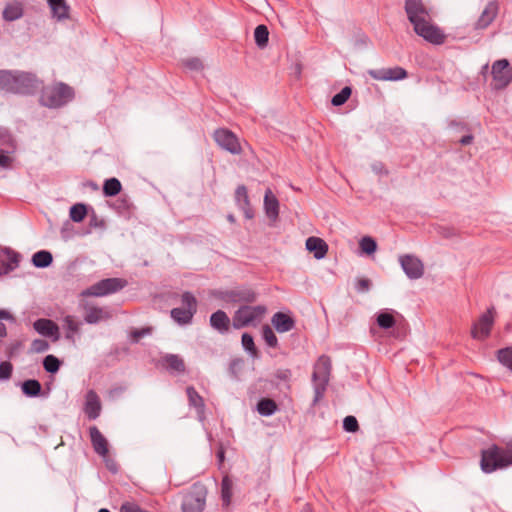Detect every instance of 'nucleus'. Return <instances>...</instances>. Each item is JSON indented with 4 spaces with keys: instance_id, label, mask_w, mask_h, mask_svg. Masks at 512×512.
I'll use <instances>...</instances> for the list:
<instances>
[{
    "instance_id": "f257e3e1",
    "label": "nucleus",
    "mask_w": 512,
    "mask_h": 512,
    "mask_svg": "<svg viewBox=\"0 0 512 512\" xmlns=\"http://www.w3.org/2000/svg\"><path fill=\"white\" fill-rule=\"evenodd\" d=\"M405 11L414 31L432 44H442L445 35L431 23V16L422 0H406Z\"/></svg>"
},
{
    "instance_id": "f03ea898",
    "label": "nucleus",
    "mask_w": 512,
    "mask_h": 512,
    "mask_svg": "<svg viewBox=\"0 0 512 512\" xmlns=\"http://www.w3.org/2000/svg\"><path fill=\"white\" fill-rule=\"evenodd\" d=\"M41 82L35 74L23 71L0 70V90L29 95L39 90Z\"/></svg>"
},
{
    "instance_id": "7ed1b4c3",
    "label": "nucleus",
    "mask_w": 512,
    "mask_h": 512,
    "mask_svg": "<svg viewBox=\"0 0 512 512\" xmlns=\"http://www.w3.org/2000/svg\"><path fill=\"white\" fill-rule=\"evenodd\" d=\"M510 465H512V459H510L507 448L494 444L481 452L480 466L484 473H492Z\"/></svg>"
},
{
    "instance_id": "20e7f679",
    "label": "nucleus",
    "mask_w": 512,
    "mask_h": 512,
    "mask_svg": "<svg viewBox=\"0 0 512 512\" xmlns=\"http://www.w3.org/2000/svg\"><path fill=\"white\" fill-rule=\"evenodd\" d=\"M74 96L72 87L59 82L42 90L40 102L48 108H59L72 101Z\"/></svg>"
},
{
    "instance_id": "39448f33",
    "label": "nucleus",
    "mask_w": 512,
    "mask_h": 512,
    "mask_svg": "<svg viewBox=\"0 0 512 512\" xmlns=\"http://www.w3.org/2000/svg\"><path fill=\"white\" fill-rule=\"evenodd\" d=\"M331 373V359L321 355L314 365L312 381L314 385V401H319L326 391Z\"/></svg>"
},
{
    "instance_id": "423d86ee",
    "label": "nucleus",
    "mask_w": 512,
    "mask_h": 512,
    "mask_svg": "<svg viewBox=\"0 0 512 512\" xmlns=\"http://www.w3.org/2000/svg\"><path fill=\"white\" fill-rule=\"evenodd\" d=\"M267 308L264 305L241 306L233 316L232 325L235 329H241L247 326L256 327L263 320Z\"/></svg>"
},
{
    "instance_id": "0eeeda50",
    "label": "nucleus",
    "mask_w": 512,
    "mask_h": 512,
    "mask_svg": "<svg viewBox=\"0 0 512 512\" xmlns=\"http://www.w3.org/2000/svg\"><path fill=\"white\" fill-rule=\"evenodd\" d=\"M181 302L183 307L173 308L170 315L179 325H188L197 312V300L191 292H184L181 295Z\"/></svg>"
},
{
    "instance_id": "6e6552de",
    "label": "nucleus",
    "mask_w": 512,
    "mask_h": 512,
    "mask_svg": "<svg viewBox=\"0 0 512 512\" xmlns=\"http://www.w3.org/2000/svg\"><path fill=\"white\" fill-rule=\"evenodd\" d=\"M207 490L204 485L196 483L185 493L182 501L183 512H202L206 503Z\"/></svg>"
},
{
    "instance_id": "1a4fd4ad",
    "label": "nucleus",
    "mask_w": 512,
    "mask_h": 512,
    "mask_svg": "<svg viewBox=\"0 0 512 512\" xmlns=\"http://www.w3.org/2000/svg\"><path fill=\"white\" fill-rule=\"evenodd\" d=\"M127 282L120 278H106L103 279L86 290H84L82 296H95L102 297L112 293H115L126 286Z\"/></svg>"
},
{
    "instance_id": "9d476101",
    "label": "nucleus",
    "mask_w": 512,
    "mask_h": 512,
    "mask_svg": "<svg viewBox=\"0 0 512 512\" xmlns=\"http://www.w3.org/2000/svg\"><path fill=\"white\" fill-rule=\"evenodd\" d=\"M492 87L496 90L506 88L512 82V66L507 59H500L492 65Z\"/></svg>"
},
{
    "instance_id": "9b49d317",
    "label": "nucleus",
    "mask_w": 512,
    "mask_h": 512,
    "mask_svg": "<svg viewBox=\"0 0 512 512\" xmlns=\"http://www.w3.org/2000/svg\"><path fill=\"white\" fill-rule=\"evenodd\" d=\"M213 138L215 142L224 150L231 154H240L242 147L238 137L227 128H219L214 131Z\"/></svg>"
},
{
    "instance_id": "f8f14e48",
    "label": "nucleus",
    "mask_w": 512,
    "mask_h": 512,
    "mask_svg": "<svg viewBox=\"0 0 512 512\" xmlns=\"http://www.w3.org/2000/svg\"><path fill=\"white\" fill-rule=\"evenodd\" d=\"M399 263L410 279H419L424 274V265L422 261L414 255L405 254L399 257Z\"/></svg>"
},
{
    "instance_id": "ddd939ff",
    "label": "nucleus",
    "mask_w": 512,
    "mask_h": 512,
    "mask_svg": "<svg viewBox=\"0 0 512 512\" xmlns=\"http://www.w3.org/2000/svg\"><path fill=\"white\" fill-rule=\"evenodd\" d=\"M494 309H488L480 316L478 321L473 325L472 336L475 339L483 340L490 334L491 328L494 323Z\"/></svg>"
},
{
    "instance_id": "4468645a",
    "label": "nucleus",
    "mask_w": 512,
    "mask_h": 512,
    "mask_svg": "<svg viewBox=\"0 0 512 512\" xmlns=\"http://www.w3.org/2000/svg\"><path fill=\"white\" fill-rule=\"evenodd\" d=\"M499 3L496 0L489 1L484 9L482 10L480 16L475 21L473 27L475 30H485L487 29L493 21L496 19L499 13Z\"/></svg>"
},
{
    "instance_id": "2eb2a0df",
    "label": "nucleus",
    "mask_w": 512,
    "mask_h": 512,
    "mask_svg": "<svg viewBox=\"0 0 512 512\" xmlns=\"http://www.w3.org/2000/svg\"><path fill=\"white\" fill-rule=\"evenodd\" d=\"M371 78L379 81H398L407 78V71L399 66L368 70Z\"/></svg>"
},
{
    "instance_id": "dca6fc26",
    "label": "nucleus",
    "mask_w": 512,
    "mask_h": 512,
    "mask_svg": "<svg viewBox=\"0 0 512 512\" xmlns=\"http://www.w3.org/2000/svg\"><path fill=\"white\" fill-rule=\"evenodd\" d=\"M101 401L94 390H89L85 396L84 412L90 420H95L101 413Z\"/></svg>"
},
{
    "instance_id": "f3484780",
    "label": "nucleus",
    "mask_w": 512,
    "mask_h": 512,
    "mask_svg": "<svg viewBox=\"0 0 512 512\" xmlns=\"http://www.w3.org/2000/svg\"><path fill=\"white\" fill-rule=\"evenodd\" d=\"M236 205L243 211L245 218L252 219L254 217V210L251 206L248 190L245 185H239L235 191Z\"/></svg>"
},
{
    "instance_id": "a211bd4d",
    "label": "nucleus",
    "mask_w": 512,
    "mask_h": 512,
    "mask_svg": "<svg viewBox=\"0 0 512 512\" xmlns=\"http://www.w3.org/2000/svg\"><path fill=\"white\" fill-rule=\"evenodd\" d=\"M264 210L267 218L275 223L279 218L280 204L277 197L270 188H267L264 195Z\"/></svg>"
},
{
    "instance_id": "6ab92c4d",
    "label": "nucleus",
    "mask_w": 512,
    "mask_h": 512,
    "mask_svg": "<svg viewBox=\"0 0 512 512\" xmlns=\"http://www.w3.org/2000/svg\"><path fill=\"white\" fill-rule=\"evenodd\" d=\"M89 435L94 451L105 457L109 453L108 441L96 426L89 428Z\"/></svg>"
},
{
    "instance_id": "aec40b11",
    "label": "nucleus",
    "mask_w": 512,
    "mask_h": 512,
    "mask_svg": "<svg viewBox=\"0 0 512 512\" xmlns=\"http://www.w3.org/2000/svg\"><path fill=\"white\" fill-rule=\"evenodd\" d=\"M52 17L57 21H65L70 18V6L66 0H47Z\"/></svg>"
},
{
    "instance_id": "412c9836",
    "label": "nucleus",
    "mask_w": 512,
    "mask_h": 512,
    "mask_svg": "<svg viewBox=\"0 0 512 512\" xmlns=\"http://www.w3.org/2000/svg\"><path fill=\"white\" fill-rule=\"evenodd\" d=\"M271 323L279 333L291 331L295 327V320L284 312H276L271 318Z\"/></svg>"
},
{
    "instance_id": "4be33fe9",
    "label": "nucleus",
    "mask_w": 512,
    "mask_h": 512,
    "mask_svg": "<svg viewBox=\"0 0 512 512\" xmlns=\"http://www.w3.org/2000/svg\"><path fill=\"white\" fill-rule=\"evenodd\" d=\"M186 394L189 406L195 408L198 418L203 420L205 418V402L203 397L193 386L187 387Z\"/></svg>"
},
{
    "instance_id": "5701e85b",
    "label": "nucleus",
    "mask_w": 512,
    "mask_h": 512,
    "mask_svg": "<svg viewBox=\"0 0 512 512\" xmlns=\"http://www.w3.org/2000/svg\"><path fill=\"white\" fill-rule=\"evenodd\" d=\"M306 249L313 253L316 259H322L328 252V245L323 239L311 236L306 240Z\"/></svg>"
},
{
    "instance_id": "b1692460",
    "label": "nucleus",
    "mask_w": 512,
    "mask_h": 512,
    "mask_svg": "<svg viewBox=\"0 0 512 512\" xmlns=\"http://www.w3.org/2000/svg\"><path fill=\"white\" fill-rule=\"evenodd\" d=\"M34 329L41 335L46 337L58 338L59 328L55 322L50 319L41 318L33 323Z\"/></svg>"
},
{
    "instance_id": "393cba45",
    "label": "nucleus",
    "mask_w": 512,
    "mask_h": 512,
    "mask_svg": "<svg viewBox=\"0 0 512 512\" xmlns=\"http://www.w3.org/2000/svg\"><path fill=\"white\" fill-rule=\"evenodd\" d=\"M111 317L109 311L96 306H86L84 320L88 324H96L100 321L107 320Z\"/></svg>"
},
{
    "instance_id": "a878e982",
    "label": "nucleus",
    "mask_w": 512,
    "mask_h": 512,
    "mask_svg": "<svg viewBox=\"0 0 512 512\" xmlns=\"http://www.w3.org/2000/svg\"><path fill=\"white\" fill-rule=\"evenodd\" d=\"M210 325L221 334H225L230 330V319L227 314L218 310L210 316Z\"/></svg>"
},
{
    "instance_id": "bb28decb",
    "label": "nucleus",
    "mask_w": 512,
    "mask_h": 512,
    "mask_svg": "<svg viewBox=\"0 0 512 512\" xmlns=\"http://www.w3.org/2000/svg\"><path fill=\"white\" fill-rule=\"evenodd\" d=\"M20 262V255L12 250H5L3 256L1 257L0 263L3 274H8L11 271L15 270Z\"/></svg>"
},
{
    "instance_id": "cd10ccee",
    "label": "nucleus",
    "mask_w": 512,
    "mask_h": 512,
    "mask_svg": "<svg viewBox=\"0 0 512 512\" xmlns=\"http://www.w3.org/2000/svg\"><path fill=\"white\" fill-rule=\"evenodd\" d=\"M163 365L171 372H185L184 360L177 354H167L162 358Z\"/></svg>"
},
{
    "instance_id": "c85d7f7f",
    "label": "nucleus",
    "mask_w": 512,
    "mask_h": 512,
    "mask_svg": "<svg viewBox=\"0 0 512 512\" xmlns=\"http://www.w3.org/2000/svg\"><path fill=\"white\" fill-rule=\"evenodd\" d=\"M15 141L7 128L0 127V152L13 153Z\"/></svg>"
},
{
    "instance_id": "c756f323",
    "label": "nucleus",
    "mask_w": 512,
    "mask_h": 512,
    "mask_svg": "<svg viewBox=\"0 0 512 512\" xmlns=\"http://www.w3.org/2000/svg\"><path fill=\"white\" fill-rule=\"evenodd\" d=\"M23 16V7L19 2L9 3L3 10V18L6 21H15Z\"/></svg>"
},
{
    "instance_id": "7c9ffc66",
    "label": "nucleus",
    "mask_w": 512,
    "mask_h": 512,
    "mask_svg": "<svg viewBox=\"0 0 512 512\" xmlns=\"http://www.w3.org/2000/svg\"><path fill=\"white\" fill-rule=\"evenodd\" d=\"M377 325L384 330H388L395 326L396 320L393 312L383 310L380 311L376 316Z\"/></svg>"
},
{
    "instance_id": "2f4dec72",
    "label": "nucleus",
    "mask_w": 512,
    "mask_h": 512,
    "mask_svg": "<svg viewBox=\"0 0 512 512\" xmlns=\"http://www.w3.org/2000/svg\"><path fill=\"white\" fill-rule=\"evenodd\" d=\"M278 409L276 402L270 398H262L257 403V411L262 416H271Z\"/></svg>"
},
{
    "instance_id": "473e14b6",
    "label": "nucleus",
    "mask_w": 512,
    "mask_h": 512,
    "mask_svg": "<svg viewBox=\"0 0 512 512\" xmlns=\"http://www.w3.org/2000/svg\"><path fill=\"white\" fill-rule=\"evenodd\" d=\"M53 261L52 254L46 250H40L32 256V263L37 268H46Z\"/></svg>"
},
{
    "instance_id": "72a5a7b5",
    "label": "nucleus",
    "mask_w": 512,
    "mask_h": 512,
    "mask_svg": "<svg viewBox=\"0 0 512 512\" xmlns=\"http://www.w3.org/2000/svg\"><path fill=\"white\" fill-rule=\"evenodd\" d=\"M23 394L28 397H37L40 395L42 386L38 380L29 379L21 384Z\"/></svg>"
},
{
    "instance_id": "f704fd0d",
    "label": "nucleus",
    "mask_w": 512,
    "mask_h": 512,
    "mask_svg": "<svg viewBox=\"0 0 512 512\" xmlns=\"http://www.w3.org/2000/svg\"><path fill=\"white\" fill-rule=\"evenodd\" d=\"M63 322H64V327L67 330L66 336H65L66 339L74 341V335L76 333H78L80 323L78 321H76L74 316H71V315L65 316L63 319Z\"/></svg>"
},
{
    "instance_id": "c9c22d12",
    "label": "nucleus",
    "mask_w": 512,
    "mask_h": 512,
    "mask_svg": "<svg viewBox=\"0 0 512 512\" xmlns=\"http://www.w3.org/2000/svg\"><path fill=\"white\" fill-rule=\"evenodd\" d=\"M229 297L234 301L254 302L256 300V293L251 289L246 290H233L229 292Z\"/></svg>"
},
{
    "instance_id": "e433bc0d",
    "label": "nucleus",
    "mask_w": 512,
    "mask_h": 512,
    "mask_svg": "<svg viewBox=\"0 0 512 512\" xmlns=\"http://www.w3.org/2000/svg\"><path fill=\"white\" fill-rule=\"evenodd\" d=\"M254 39L259 48L266 47L269 40V31L267 26L262 24L258 25L254 30Z\"/></svg>"
},
{
    "instance_id": "4c0bfd02",
    "label": "nucleus",
    "mask_w": 512,
    "mask_h": 512,
    "mask_svg": "<svg viewBox=\"0 0 512 512\" xmlns=\"http://www.w3.org/2000/svg\"><path fill=\"white\" fill-rule=\"evenodd\" d=\"M233 482L229 476H224L221 483V497L223 504L228 506L232 498Z\"/></svg>"
},
{
    "instance_id": "58836bf2",
    "label": "nucleus",
    "mask_w": 512,
    "mask_h": 512,
    "mask_svg": "<svg viewBox=\"0 0 512 512\" xmlns=\"http://www.w3.org/2000/svg\"><path fill=\"white\" fill-rule=\"evenodd\" d=\"M122 185L117 178H110L104 182L103 193L105 196H116L120 193Z\"/></svg>"
},
{
    "instance_id": "ea45409f",
    "label": "nucleus",
    "mask_w": 512,
    "mask_h": 512,
    "mask_svg": "<svg viewBox=\"0 0 512 512\" xmlns=\"http://www.w3.org/2000/svg\"><path fill=\"white\" fill-rule=\"evenodd\" d=\"M497 360L512 372V347H506L497 351Z\"/></svg>"
},
{
    "instance_id": "a19ab883",
    "label": "nucleus",
    "mask_w": 512,
    "mask_h": 512,
    "mask_svg": "<svg viewBox=\"0 0 512 512\" xmlns=\"http://www.w3.org/2000/svg\"><path fill=\"white\" fill-rule=\"evenodd\" d=\"M87 214V209L84 204L77 203L70 208V218L74 222H81Z\"/></svg>"
},
{
    "instance_id": "79ce46f5",
    "label": "nucleus",
    "mask_w": 512,
    "mask_h": 512,
    "mask_svg": "<svg viewBox=\"0 0 512 512\" xmlns=\"http://www.w3.org/2000/svg\"><path fill=\"white\" fill-rule=\"evenodd\" d=\"M352 89L349 86H345L342 90L332 97L331 103L334 106L343 105L351 96Z\"/></svg>"
},
{
    "instance_id": "37998d69",
    "label": "nucleus",
    "mask_w": 512,
    "mask_h": 512,
    "mask_svg": "<svg viewBox=\"0 0 512 512\" xmlns=\"http://www.w3.org/2000/svg\"><path fill=\"white\" fill-rule=\"evenodd\" d=\"M61 362L54 355H47L43 360V367L49 373H56L60 368Z\"/></svg>"
},
{
    "instance_id": "c03bdc74",
    "label": "nucleus",
    "mask_w": 512,
    "mask_h": 512,
    "mask_svg": "<svg viewBox=\"0 0 512 512\" xmlns=\"http://www.w3.org/2000/svg\"><path fill=\"white\" fill-rule=\"evenodd\" d=\"M263 339L269 347L276 348L278 345V339L273 332L272 328L268 325H264L262 328Z\"/></svg>"
},
{
    "instance_id": "a18cd8bd",
    "label": "nucleus",
    "mask_w": 512,
    "mask_h": 512,
    "mask_svg": "<svg viewBox=\"0 0 512 512\" xmlns=\"http://www.w3.org/2000/svg\"><path fill=\"white\" fill-rule=\"evenodd\" d=\"M359 246L362 252L368 255L373 254L377 249V244L375 240L369 236L363 237L359 242Z\"/></svg>"
},
{
    "instance_id": "49530a36",
    "label": "nucleus",
    "mask_w": 512,
    "mask_h": 512,
    "mask_svg": "<svg viewBox=\"0 0 512 512\" xmlns=\"http://www.w3.org/2000/svg\"><path fill=\"white\" fill-rule=\"evenodd\" d=\"M242 345L246 351H248L252 357H258V350L255 346L253 337L248 334L244 333L242 335Z\"/></svg>"
},
{
    "instance_id": "de8ad7c7",
    "label": "nucleus",
    "mask_w": 512,
    "mask_h": 512,
    "mask_svg": "<svg viewBox=\"0 0 512 512\" xmlns=\"http://www.w3.org/2000/svg\"><path fill=\"white\" fill-rule=\"evenodd\" d=\"M113 206L119 212L123 213L129 212L131 210L132 203L130 202L127 196H121L114 202Z\"/></svg>"
},
{
    "instance_id": "09e8293b",
    "label": "nucleus",
    "mask_w": 512,
    "mask_h": 512,
    "mask_svg": "<svg viewBox=\"0 0 512 512\" xmlns=\"http://www.w3.org/2000/svg\"><path fill=\"white\" fill-rule=\"evenodd\" d=\"M343 428L347 432H356L359 429L357 419L354 416H346L343 420Z\"/></svg>"
},
{
    "instance_id": "8fccbe9b",
    "label": "nucleus",
    "mask_w": 512,
    "mask_h": 512,
    "mask_svg": "<svg viewBox=\"0 0 512 512\" xmlns=\"http://www.w3.org/2000/svg\"><path fill=\"white\" fill-rule=\"evenodd\" d=\"M13 371V366L9 361H4L0 363V379L8 380Z\"/></svg>"
},
{
    "instance_id": "3c124183",
    "label": "nucleus",
    "mask_w": 512,
    "mask_h": 512,
    "mask_svg": "<svg viewBox=\"0 0 512 512\" xmlns=\"http://www.w3.org/2000/svg\"><path fill=\"white\" fill-rule=\"evenodd\" d=\"M48 348H49L48 342L43 339H35V340H33L32 344H31L32 351L36 352V353L45 352L46 350H48Z\"/></svg>"
},
{
    "instance_id": "603ef678",
    "label": "nucleus",
    "mask_w": 512,
    "mask_h": 512,
    "mask_svg": "<svg viewBox=\"0 0 512 512\" xmlns=\"http://www.w3.org/2000/svg\"><path fill=\"white\" fill-rule=\"evenodd\" d=\"M0 319L11 320L13 319L12 315L6 311L0 309ZM7 335V329L4 323L0 322V337H5Z\"/></svg>"
},
{
    "instance_id": "864d4df0",
    "label": "nucleus",
    "mask_w": 512,
    "mask_h": 512,
    "mask_svg": "<svg viewBox=\"0 0 512 512\" xmlns=\"http://www.w3.org/2000/svg\"><path fill=\"white\" fill-rule=\"evenodd\" d=\"M151 333V328L146 327L142 329H135L131 332V339L133 342H138L142 337Z\"/></svg>"
},
{
    "instance_id": "5fc2aeb1",
    "label": "nucleus",
    "mask_w": 512,
    "mask_h": 512,
    "mask_svg": "<svg viewBox=\"0 0 512 512\" xmlns=\"http://www.w3.org/2000/svg\"><path fill=\"white\" fill-rule=\"evenodd\" d=\"M371 287V281L368 278H360L356 282L358 292H367Z\"/></svg>"
},
{
    "instance_id": "6e6d98bb",
    "label": "nucleus",
    "mask_w": 512,
    "mask_h": 512,
    "mask_svg": "<svg viewBox=\"0 0 512 512\" xmlns=\"http://www.w3.org/2000/svg\"><path fill=\"white\" fill-rule=\"evenodd\" d=\"M10 153L0 152V167L1 168H10L12 165V157L9 155Z\"/></svg>"
},
{
    "instance_id": "4d7b16f0",
    "label": "nucleus",
    "mask_w": 512,
    "mask_h": 512,
    "mask_svg": "<svg viewBox=\"0 0 512 512\" xmlns=\"http://www.w3.org/2000/svg\"><path fill=\"white\" fill-rule=\"evenodd\" d=\"M184 65L192 70H199L202 68V62L198 58H190L184 61Z\"/></svg>"
},
{
    "instance_id": "13d9d810",
    "label": "nucleus",
    "mask_w": 512,
    "mask_h": 512,
    "mask_svg": "<svg viewBox=\"0 0 512 512\" xmlns=\"http://www.w3.org/2000/svg\"><path fill=\"white\" fill-rule=\"evenodd\" d=\"M275 377L282 381H288L291 377V371L289 369L277 370Z\"/></svg>"
},
{
    "instance_id": "bf43d9fd",
    "label": "nucleus",
    "mask_w": 512,
    "mask_h": 512,
    "mask_svg": "<svg viewBox=\"0 0 512 512\" xmlns=\"http://www.w3.org/2000/svg\"><path fill=\"white\" fill-rule=\"evenodd\" d=\"M372 169L375 173H377L379 175H381V174L387 175L388 174V171L385 169L383 163H381V162H377V163L373 164Z\"/></svg>"
},
{
    "instance_id": "052dcab7",
    "label": "nucleus",
    "mask_w": 512,
    "mask_h": 512,
    "mask_svg": "<svg viewBox=\"0 0 512 512\" xmlns=\"http://www.w3.org/2000/svg\"><path fill=\"white\" fill-rule=\"evenodd\" d=\"M473 136L471 134L465 135L460 139L461 145H468L472 142Z\"/></svg>"
},
{
    "instance_id": "680f3d73",
    "label": "nucleus",
    "mask_w": 512,
    "mask_h": 512,
    "mask_svg": "<svg viewBox=\"0 0 512 512\" xmlns=\"http://www.w3.org/2000/svg\"><path fill=\"white\" fill-rule=\"evenodd\" d=\"M450 126L451 127H460L462 130L467 129V127H466V125L464 123L457 122L455 120L450 122Z\"/></svg>"
},
{
    "instance_id": "e2e57ef3",
    "label": "nucleus",
    "mask_w": 512,
    "mask_h": 512,
    "mask_svg": "<svg viewBox=\"0 0 512 512\" xmlns=\"http://www.w3.org/2000/svg\"><path fill=\"white\" fill-rule=\"evenodd\" d=\"M301 512H312L310 505H305Z\"/></svg>"
},
{
    "instance_id": "0e129e2a",
    "label": "nucleus",
    "mask_w": 512,
    "mask_h": 512,
    "mask_svg": "<svg viewBox=\"0 0 512 512\" xmlns=\"http://www.w3.org/2000/svg\"><path fill=\"white\" fill-rule=\"evenodd\" d=\"M227 219H228V221H229V222H231V223H235V221H236V220H235L234 215H232V214L228 215V216H227Z\"/></svg>"
},
{
    "instance_id": "69168bd1",
    "label": "nucleus",
    "mask_w": 512,
    "mask_h": 512,
    "mask_svg": "<svg viewBox=\"0 0 512 512\" xmlns=\"http://www.w3.org/2000/svg\"><path fill=\"white\" fill-rule=\"evenodd\" d=\"M219 459L222 461L224 459V453L221 451L218 453Z\"/></svg>"
},
{
    "instance_id": "338daca9",
    "label": "nucleus",
    "mask_w": 512,
    "mask_h": 512,
    "mask_svg": "<svg viewBox=\"0 0 512 512\" xmlns=\"http://www.w3.org/2000/svg\"><path fill=\"white\" fill-rule=\"evenodd\" d=\"M98 512H110L108 509L102 508Z\"/></svg>"
}]
</instances>
